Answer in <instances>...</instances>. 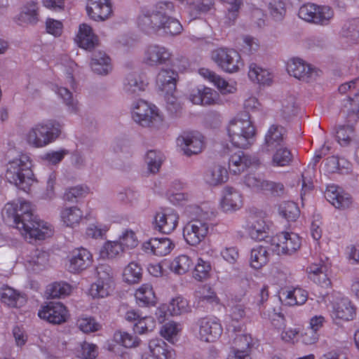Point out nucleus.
Here are the masks:
<instances>
[{
	"label": "nucleus",
	"instance_id": "nucleus-1",
	"mask_svg": "<svg viewBox=\"0 0 359 359\" xmlns=\"http://www.w3.org/2000/svg\"><path fill=\"white\" fill-rule=\"evenodd\" d=\"M2 217L6 224L15 225L26 237L44 240L53 233L49 225L34 215L29 202L8 203L2 210Z\"/></svg>",
	"mask_w": 359,
	"mask_h": 359
},
{
	"label": "nucleus",
	"instance_id": "nucleus-2",
	"mask_svg": "<svg viewBox=\"0 0 359 359\" xmlns=\"http://www.w3.org/2000/svg\"><path fill=\"white\" fill-rule=\"evenodd\" d=\"M173 11L174 5L172 2H158L151 11H145L139 16L138 25L147 33L163 29L167 34H179L183 28L177 19L170 16Z\"/></svg>",
	"mask_w": 359,
	"mask_h": 359
},
{
	"label": "nucleus",
	"instance_id": "nucleus-3",
	"mask_svg": "<svg viewBox=\"0 0 359 359\" xmlns=\"http://www.w3.org/2000/svg\"><path fill=\"white\" fill-rule=\"evenodd\" d=\"M227 133L230 142L235 147L245 149L250 145L255 135V128L250 121L249 113L242 111L231 120Z\"/></svg>",
	"mask_w": 359,
	"mask_h": 359
},
{
	"label": "nucleus",
	"instance_id": "nucleus-4",
	"mask_svg": "<svg viewBox=\"0 0 359 359\" xmlns=\"http://www.w3.org/2000/svg\"><path fill=\"white\" fill-rule=\"evenodd\" d=\"M62 126L55 121L39 123L29 129L26 135L29 145L42 148L55 142L61 134Z\"/></svg>",
	"mask_w": 359,
	"mask_h": 359
},
{
	"label": "nucleus",
	"instance_id": "nucleus-5",
	"mask_svg": "<svg viewBox=\"0 0 359 359\" xmlns=\"http://www.w3.org/2000/svg\"><path fill=\"white\" fill-rule=\"evenodd\" d=\"M31 162L27 156L14 159L8 163L6 178L18 189L27 191L34 182V174L31 170Z\"/></svg>",
	"mask_w": 359,
	"mask_h": 359
},
{
	"label": "nucleus",
	"instance_id": "nucleus-6",
	"mask_svg": "<svg viewBox=\"0 0 359 359\" xmlns=\"http://www.w3.org/2000/svg\"><path fill=\"white\" fill-rule=\"evenodd\" d=\"M197 217L189 222L183 229V236L186 242L193 246L201 243L209 233L212 227L210 222L212 212H203L200 208H196Z\"/></svg>",
	"mask_w": 359,
	"mask_h": 359
},
{
	"label": "nucleus",
	"instance_id": "nucleus-7",
	"mask_svg": "<svg viewBox=\"0 0 359 359\" xmlns=\"http://www.w3.org/2000/svg\"><path fill=\"white\" fill-rule=\"evenodd\" d=\"M133 118L142 126L153 130H158L163 125V118L158 114L157 108L142 100H137L133 104Z\"/></svg>",
	"mask_w": 359,
	"mask_h": 359
},
{
	"label": "nucleus",
	"instance_id": "nucleus-8",
	"mask_svg": "<svg viewBox=\"0 0 359 359\" xmlns=\"http://www.w3.org/2000/svg\"><path fill=\"white\" fill-rule=\"evenodd\" d=\"M211 57L219 68L227 73L237 72L243 67L240 54L232 48H217L212 52Z\"/></svg>",
	"mask_w": 359,
	"mask_h": 359
},
{
	"label": "nucleus",
	"instance_id": "nucleus-9",
	"mask_svg": "<svg viewBox=\"0 0 359 359\" xmlns=\"http://www.w3.org/2000/svg\"><path fill=\"white\" fill-rule=\"evenodd\" d=\"M179 215L172 209L161 208L153 216L152 227L155 231L168 234L177 226Z\"/></svg>",
	"mask_w": 359,
	"mask_h": 359
},
{
	"label": "nucleus",
	"instance_id": "nucleus-10",
	"mask_svg": "<svg viewBox=\"0 0 359 359\" xmlns=\"http://www.w3.org/2000/svg\"><path fill=\"white\" fill-rule=\"evenodd\" d=\"M271 251L278 255H291L300 248L299 236L294 233L281 232L271 238Z\"/></svg>",
	"mask_w": 359,
	"mask_h": 359
},
{
	"label": "nucleus",
	"instance_id": "nucleus-11",
	"mask_svg": "<svg viewBox=\"0 0 359 359\" xmlns=\"http://www.w3.org/2000/svg\"><path fill=\"white\" fill-rule=\"evenodd\" d=\"M298 15L305 21L324 25L332 18L333 11L328 6L307 4L300 7Z\"/></svg>",
	"mask_w": 359,
	"mask_h": 359
},
{
	"label": "nucleus",
	"instance_id": "nucleus-12",
	"mask_svg": "<svg viewBox=\"0 0 359 359\" xmlns=\"http://www.w3.org/2000/svg\"><path fill=\"white\" fill-rule=\"evenodd\" d=\"M290 75L305 82H310L318 76V71L299 58H293L287 64Z\"/></svg>",
	"mask_w": 359,
	"mask_h": 359
},
{
	"label": "nucleus",
	"instance_id": "nucleus-13",
	"mask_svg": "<svg viewBox=\"0 0 359 359\" xmlns=\"http://www.w3.org/2000/svg\"><path fill=\"white\" fill-rule=\"evenodd\" d=\"M38 316L50 323L60 325L67 321L68 311L60 302H49L39 311Z\"/></svg>",
	"mask_w": 359,
	"mask_h": 359
},
{
	"label": "nucleus",
	"instance_id": "nucleus-14",
	"mask_svg": "<svg viewBox=\"0 0 359 359\" xmlns=\"http://www.w3.org/2000/svg\"><path fill=\"white\" fill-rule=\"evenodd\" d=\"M172 53L165 47L152 44L144 51V62L149 66L156 67L167 64L171 59Z\"/></svg>",
	"mask_w": 359,
	"mask_h": 359
},
{
	"label": "nucleus",
	"instance_id": "nucleus-15",
	"mask_svg": "<svg viewBox=\"0 0 359 359\" xmlns=\"http://www.w3.org/2000/svg\"><path fill=\"white\" fill-rule=\"evenodd\" d=\"M199 336L205 342L215 341L222 333L221 324L216 319L203 318L199 320Z\"/></svg>",
	"mask_w": 359,
	"mask_h": 359
},
{
	"label": "nucleus",
	"instance_id": "nucleus-16",
	"mask_svg": "<svg viewBox=\"0 0 359 359\" xmlns=\"http://www.w3.org/2000/svg\"><path fill=\"white\" fill-rule=\"evenodd\" d=\"M177 140L184 155L190 156L202 151L203 140V136L199 133H186Z\"/></svg>",
	"mask_w": 359,
	"mask_h": 359
},
{
	"label": "nucleus",
	"instance_id": "nucleus-17",
	"mask_svg": "<svg viewBox=\"0 0 359 359\" xmlns=\"http://www.w3.org/2000/svg\"><path fill=\"white\" fill-rule=\"evenodd\" d=\"M86 11L91 19L103 21L112 13L110 0H88Z\"/></svg>",
	"mask_w": 359,
	"mask_h": 359
},
{
	"label": "nucleus",
	"instance_id": "nucleus-18",
	"mask_svg": "<svg viewBox=\"0 0 359 359\" xmlns=\"http://www.w3.org/2000/svg\"><path fill=\"white\" fill-rule=\"evenodd\" d=\"M245 229L253 240L260 241L268 237L269 226L264 219H258L255 216L249 217Z\"/></svg>",
	"mask_w": 359,
	"mask_h": 359
},
{
	"label": "nucleus",
	"instance_id": "nucleus-19",
	"mask_svg": "<svg viewBox=\"0 0 359 359\" xmlns=\"http://www.w3.org/2000/svg\"><path fill=\"white\" fill-rule=\"evenodd\" d=\"M69 262V271L72 273H79L91 264L92 255L85 248L76 249L73 251Z\"/></svg>",
	"mask_w": 359,
	"mask_h": 359
},
{
	"label": "nucleus",
	"instance_id": "nucleus-20",
	"mask_svg": "<svg viewBox=\"0 0 359 359\" xmlns=\"http://www.w3.org/2000/svg\"><path fill=\"white\" fill-rule=\"evenodd\" d=\"M326 199L336 208H346L351 204V197L344 191H339L334 185L328 186L325 191Z\"/></svg>",
	"mask_w": 359,
	"mask_h": 359
},
{
	"label": "nucleus",
	"instance_id": "nucleus-21",
	"mask_svg": "<svg viewBox=\"0 0 359 359\" xmlns=\"http://www.w3.org/2000/svg\"><path fill=\"white\" fill-rule=\"evenodd\" d=\"M252 345V338L248 334H236L233 341L232 349L234 356L228 359H248L249 349Z\"/></svg>",
	"mask_w": 359,
	"mask_h": 359
},
{
	"label": "nucleus",
	"instance_id": "nucleus-22",
	"mask_svg": "<svg viewBox=\"0 0 359 359\" xmlns=\"http://www.w3.org/2000/svg\"><path fill=\"white\" fill-rule=\"evenodd\" d=\"M223 194L221 205L224 212H233L241 208L242 199L238 191L233 187H226L224 189Z\"/></svg>",
	"mask_w": 359,
	"mask_h": 359
},
{
	"label": "nucleus",
	"instance_id": "nucleus-23",
	"mask_svg": "<svg viewBox=\"0 0 359 359\" xmlns=\"http://www.w3.org/2000/svg\"><path fill=\"white\" fill-rule=\"evenodd\" d=\"M177 73L171 69H161L157 75L156 83L161 91L172 93L176 88Z\"/></svg>",
	"mask_w": 359,
	"mask_h": 359
},
{
	"label": "nucleus",
	"instance_id": "nucleus-24",
	"mask_svg": "<svg viewBox=\"0 0 359 359\" xmlns=\"http://www.w3.org/2000/svg\"><path fill=\"white\" fill-rule=\"evenodd\" d=\"M76 38L79 46L86 50H91L98 45L97 36L93 34L92 28L86 24L79 26Z\"/></svg>",
	"mask_w": 359,
	"mask_h": 359
},
{
	"label": "nucleus",
	"instance_id": "nucleus-25",
	"mask_svg": "<svg viewBox=\"0 0 359 359\" xmlns=\"http://www.w3.org/2000/svg\"><path fill=\"white\" fill-rule=\"evenodd\" d=\"M284 133L283 127L272 125L265 135L264 148L268 151L277 149L283 142Z\"/></svg>",
	"mask_w": 359,
	"mask_h": 359
},
{
	"label": "nucleus",
	"instance_id": "nucleus-26",
	"mask_svg": "<svg viewBox=\"0 0 359 359\" xmlns=\"http://www.w3.org/2000/svg\"><path fill=\"white\" fill-rule=\"evenodd\" d=\"M149 348L155 359H175L174 350L161 339H154L149 341Z\"/></svg>",
	"mask_w": 359,
	"mask_h": 359
},
{
	"label": "nucleus",
	"instance_id": "nucleus-27",
	"mask_svg": "<svg viewBox=\"0 0 359 359\" xmlns=\"http://www.w3.org/2000/svg\"><path fill=\"white\" fill-rule=\"evenodd\" d=\"M228 180L226 169L219 164L210 166L204 175L205 182L210 186H217L226 182Z\"/></svg>",
	"mask_w": 359,
	"mask_h": 359
},
{
	"label": "nucleus",
	"instance_id": "nucleus-28",
	"mask_svg": "<svg viewBox=\"0 0 359 359\" xmlns=\"http://www.w3.org/2000/svg\"><path fill=\"white\" fill-rule=\"evenodd\" d=\"M255 163L252 158L243 151H239L231 155L229 160V168L231 172L237 175L243 172L247 168Z\"/></svg>",
	"mask_w": 359,
	"mask_h": 359
},
{
	"label": "nucleus",
	"instance_id": "nucleus-29",
	"mask_svg": "<svg viewBox=\"0 0 359 359\" xmlns=\"http://www.w3.org/2000/svg\"><path fill=\"white\" fill-rule=\"evenodd\" d=\"M39 16L38 3L34 1H28L24 5L18 15L19 24L36 25L39 21Z\"/></svg>",
	"mask_w": 359,
	"mask_h": 359
},
{
	"label": "nucleus",
	"instance_id": "nucleus-30",
	"mask_svg": "<svg viewBox=\"0 0 359 359\" xmlns=\"http://www.w3.org/2000/svg\"><path fill=\"white\" fill-rule=\"evenodd\" d=\"M90 65L92 70L99 75H107L112 69L111 59L105 53L101 51L93 54Z\"/></svg>",
	"mask_w": 359,
	"mask_h": 359
},
{
	"label": "nucleus",
	"instance_id": "nucleus-31",
	"mask_svg": "<svg viewBox=\"0 0 359 359\" xmlns=\"http://www.w3.org/2000/svg\"><path fill=\"white\" fill-rule=\"evenodd\" d=\"M269 251H271V245H258L252 248L250 258V266L255 269H259L265 266L269 261Z\"/></svg>",
	"mask_w": 359,
	"mask_h": 359
},
{
	"label": "nucleus",
	"instance_id": "nucleus-32",
	"mask_svg": "<svg viewBox=\"0 0 359 359\" xmlns=\"http://www.w3.org/2000/svg\"><path fill=\"white\" fill-rule=\"evenodd\" d=\"M216 95L217 93L214 90L203 86L193 90L189 100L195 104L210 105L215 102Z\"/></svg>",
	"mask_w": 359,
	"mask_h": 359
},
{
	"label": "nucleus",
	"instance_id": "nucleus-33",
	"mask_svg": "<svg viewBox=\"0 0 359 359\" xmlns=\"http://www.w3.org/2000/svg\"><path fill=\"white\" fill-rule=\"evenodd\" d=\"M0 299L12 307H20L26 302L25 298L20 292L7 285L0 288Z\"/></svg>",
	"mask_w": 359,
	"mask_h": 359
},
{
	"label": "nucleus",
	"instance_id": "nucleus-34",
	"mask_svg": "<svg viewBox=\"0 0 359 359\" xmlns=\"http://www.w3.org/2000/svg\"><path fill=\"white\" fill-rule=\"evenodd\" d=\"M153 253L157 256H165L174 248L175 244L167 238H152L148 242Z\"/></svg>",
	"mask_w": 359,
	"mask_h": 359
},
{
	"label": "nucleus",
	"instance_id": "nucleus-35",
	"mask_svg": "<svg viewBox=\"0 0 359 359\" xmlns=\"http://www.w3.org/2000/svg\"><path fill=\"white\" fill-rule=\"evenodd\" d=\"M137 303L140 306H154L156 297L153 287L150 284H143L138 288L135 294Z\"/></svg>",
	"mask_w": 359,
	"mask_h": 359
},
{
	"label": "nucleus",
	"instance_id": "nucleus-36",
	"mask_svg": "<svg viewBox=\"0 0 359 359\" xmlns=\"http://www.w3.org/2000/svg\"><path fill=\"white\" fill-rule=\"evenodd\" d=\"M215 10V0H194L189 4V13L192 19L199 18Z\"/></svg>",
	"mask_w": 359,
	"mask_h": 359
},
{
	"label": "nucleus",
	"instance_id": "nucleus-37",
	"mask_svg": "<svg viewBox=\"0 0 359 359\" xmlns=\"http://www.w3.org/2000/svg\"><path fill=\"white\" fill-rule=\"evenodd\" d=\"M199 74L205 79H208L210 81L212 82L222 93H233L234 88L209 69L201 68L199 69Z\"/></svg>",
	"mask_w": 359,
	"mask_h": 359
},
{
	"label": "nucleus",
	"instance_id": "nucleus-38",
	"mask_svg": "<svg viewBox=\"0 0 359 359\" xmlns=\"http://www.w3.org/2000/svg\"><path fill=\"white\" fill-rule=\"evenodd\" d=\"M48 258V252L36 249L32 252L27 262L33 271H39L46 267Z\"/></svg>",
	"mask_w": 359,
	"mask_h": 359
},
{
	"label": "nucleus",
	"instance_id": "nucleus-39",
	"mask_svg": "<svg viewBox=\"0 0 359 359\" xmlns=\"http://www.w3.org/2000/svg\"><path fill=\"white\" fill-rule=\"evenodd\" d=\"M335 314L338 318L351 320L355 316V309L348 299H341L337 304Z\"/></svg>",
	"mask_w": 359,
	"mask_h": 359
},
{
	"label": "nucleus",
	"instance_id": "nucleus-40",
	"mask_svg": "<svg viewBox=\"0 0 359 359\" xmlns=\"http://www.w3.org/2000/svg\"><path fill=\"white\" fill-rule=\"evenodd\" d=\"M145 86L146 84L138 74L130 73L126 78L124 90L128 94L135 95L144 90Z\"/></svg>",
	"mask_w": 359,
	"mask_h": 359
},
{
	"label": "nucleus",
	"instance_id": "nucleus-41",
	"mask_svg": "<svg viewBox=\"0 0 359 359\" xmlns=\"http://www.w3.org/2000/svg\"><path fill=\"white\" fill-rule=\"evenodd\" d=\"M193 265L194 262L188 255H181L173 259L170 268L174 273L182 275L188 272Z\"/></svg>",
	"mask_w": 359,
	"mask_h": 359
},
{
	"label": "nucleus",
	"instance_id": "nucleus-42",
	"mask_svg": "<svg viewBox=\"0 0 359 359\" xmlns=\"http://www.w3.org/2000/svg\"><path fill=\"white\" fill-rule=\"evenodd\" d=\"M60 215L63 223L67 226L71 227L78 224L83 217L81 210L76 206L65 208L61 211Z\"/></svg>",
	"mask_w": 359,
	"mask_h": 359
},
{
	"label": "nucleus",
	"instance_id": "nucleus-43",
	"mask_svg": "<svg viewBox=\"0 0 359 359\" xmlns=\"http://www.w3.org/2000/svg\"><path fill=\"white\" fill-rule=\"evenodd\" d=\"M164 159V155L161 151L149 150L145 157L148 172L152 174L157 173Z\"/></svg>",
	"mask_w": 359,
	"mask_h": 359
},
{
	"label": "nucleus",
	"instance_id": "nucleus-44",
	"mask_svg": "<svg viewBox=\"0 0 359 359\" xmlns=\"http://www.w3.org/2000/svg\"><path fill=\"white\" fill-rule=\"evenodd\" d=\"M248 76L251 81L262 84H269L271 81V74L266 69L251 64L249 67Z\"/></svg>",
	"mask_w": 359,
	"mask_h": 359
},
{
	"label": "nucleus",
	"instance_id": "nucleus-45",
	"mask_svg": "<svg viewBox=\"0 0 359 359\" xmlns=\"http://www.w3.org/2000/svg\"><path fill=\"white\" fill-rule=\"evenodd\" d=\"M227 3L226 12V22L228 25H233L238 18L240 10L243 6V0H222Z\"/></svg>",
	"mask_w": 359,
	"mask_h": 359
},
{
	"label": "nucleus",
	"instance_id": "nucleus-46",
	"mask_svg": "<svg viewBox=\"0 0 359 359\" xmlns=\"http://www.w3.org/2000/svg\"><path fill=\"white\" fill-rule=\"evenodd\" d=\"M278 212L281 217L287 221H295L299 216V210L295 203L287 201L279 205Z\"/></svg>",
	"mask_w": 359,
	"mask_h": 359
},
{
	"label": "nucleus",
	"instance_id": "nucleus-47",
	"mask_svg": "<svg viewBox=\"0 0 359 359\" xmlns=\"http://www.w3.org/2000/svg\"><path fill=\"white\" fill-rule=\"evenodd\" d=\"M245 316V309L243 305L237 304L231 308L230 316L231 318L232 323L227 325V331L230 333L236 334L237 332L241 331V325H236L233 324L234 322L238 323L240 320L243 318Z\"/></svg>",
	"mask_w": 359,
	"mask_h": 359
},
{
	"label": "nucleus",
	"instance_id": "nucleus-48",
	"mask_svg": "<svg viewBox=\"0 0 359 359\" xmlns=\"http://www.w3.org/2000/svg\"><path fill=\"white\" fill-rule=\"evenodd\" d=\"M341 34L354 43L359 41V19H353L344 24Z\"/></svg>",
	"mask_w": 359,
	"mask_h": 359
},
{
	"label": "nucleus",
	"instance_id": "nucleus-49",
	"mask_svg": "<svg viewBox=\"0 0 359 359\" xmlns=\"http://www.w3.org/2000/svg\"><path fill=\"white\" fill-rule=\"evenodd\" d=\"M113 285V283L97 280L91 285L89 292L93 298H103L109 294Z\"/></svg>",
	"mask_w": 359,
	"mask_h": 359
},
{
	"label": "nucleus",
	"instance_id": "nucleus-50",
	"mask_svg": "<svg viewBox=\"0 0 359 359\" xmlns=\"http://www.w3.org/2000/svg\"><path fill=\"white\" fill-rule=\"evenodd\" d=\"M142 278V268L137 263H130L124 269L123 278L126 282L134 284L140 281Z\"/></svg>",
	"mask_w": 359,
	"mask_h": 359
},
{
	"label": "nucleus",
	"instance_id": "nucleus-51",
	"mask_svg": "<svg viewBox=\"0 0 359 359\" xmlns=\"http://www.w3.org/2000/svg\"><path fill=\"white\" fill-rule=\"evenodd\" d=\"M123 248L118 241H107L100 251L102 258L112 259L123 252Z\"/></svg>",
	"mask_w": 359,
	"mask_h": 359
},
{
	"label": "nucleus",
	"instance_id": "nucleus-52",
	"mask_svg": "<svg viewBox=\"0 0 359 359\" xmlns=\"http://www.w3.org/2000/svg\"><path fill=\"white\" fill-rule=\"evenodd\" d=\"M292 160V154L290 150L286 147L277 148L273 156V163L277 166L287 165Z\"/></svg>",
	"mask_w": 359,
	"mask_h": 359
},
{
	"label": "nucleus",
	"instance_id": "nucleus-53",
	"mask_svg": "<svg viewBox=\"0 0 359 359\" xmlns=\"http://www.w3.org/2000/svg\"><path fill=\"white\" fill-rule=\"evenodd\" d=\"M354 135V130L351 126H340L336 131L337 142L341 146L349 144Z\"/></svg>",
	"mask_w": 359,
	"mask_h": 359
},
{
	"label": "nucleus",
	"instance_id": "nucleus-54",
	"mask_svg": "<svg viewBox=\"0 0 359 359\" xmlns=\"http://www.w3.org/2000/svg\"><path fill=\"white\" fill-rule=\"evenodd\" d=\"M210 270L211 265L210 262L199 258L195 266L193 277L197 280L203 281L208 278Z\"/></svg>",
	"mask_w": 359,
	"mask_h": 359
},
{
	"label": "nucleus",
	"instance_id": "nucleus-55",
	"mask_svg": "<svg viewBox=\"0 0 359 359\" xmlns=\"http://www.w3.org/2000/svg\"><path fill=\"white\" fill-rule=\"evenodd\" d=\"M70 290L71 286L66 283H54L48 287L47 294L51 298H60L68 294Z\"/></svg>",
	"mask_w": 359,
	"mask_h": 359
},
{
	"label": "nucleus",
	"instance_id": "nucleus-56",
	"mask_svg": "<svg viewBox=\"0 0 359 359\" xmlns=\"http://www.w3.org/2000/svg\"><path fill=\"white\" fill-rule=\"evenodd\" d=\"M77 326L84 333L94 332L101 328V325L93 317H83L77 320Z\"/></svg>",
	"mask_w": 359,
	"mask_h": 359
},
{
	"label": "nucleus",
	"instance_id": "nucleus-57",
	"mask_svg": "<svg viewBox=\"0 0 359 359\" xmlns=\"http://www.w3.org/2000/svg\"><path fill=\"white\" fill-rule=\"evenodd\" d=\"M269 11L275 20L280 21L285 15V4L282 0H272L269 4Z\"/></svg>",
	"mask_w": 359,
	"mask_h": 359
},
{
	"label": "nucleus",
	"instance_id": "nucleus-58",
	"mask_svg": "<svg viewBox=\"0 0 359 359\" xmlns=\"http://www.w3.org/2000/svg\"><path fill=\"white\" fill-rule=\"evenodd\" d=\"M155 327V321L151 317L140 318L133 325V330L135 333L142 334L151 332Z\"/></svg>",
	"mask_w": 359,
	"mask_h": 359
},
{
	"label": "nucleus",
	"instance_id": "nucleus-59",
	"mask_svg": "<svg viewBox=\"0 0 359 359\" xmlns=\"http://www.w3.org/2000/svg\"><path fill=\"white\" fill-rule=\"evenodd\" d=\"M280 110L285 118H289L294 116L297 112L295 97L292 95H289L283 99Z\"/></svg>",
	"mask_w": 359,
	"mask_h": 359
},
{
	"label": "nucleus",
	"instance_id": "nucleus-60",
	"mask_svg": "<svg viewBox=\"0 0 359 359\" xmlns=\"http://www.w3.org/2000/svg\"><path fill=\"white\" fill-rule=\"evenodd\" d=\"M114 339L116 342L126 348L135 347L139 344V340L137 337L126 332H116L114 334Z\"/></svg>",
	"mask_w": 359,
	"mask_h": 359
},
{
	"label": "nucleus",
	"instance_id": "nucleus-61",
	"mask_svg": "<svg viewBox=\"0 0 359 359\" xmlns=\"http://www.w3.org/2000/svg\"><path fill=\"white\" fill-rule=\"evenodd\" d=\"M57 94L64 100L70 112L76 113L78 111V101L73 98L72 93L67 88H58Z\"/></svg>",
	"mask_w": 359,
	"mask_h": 359
},
{
	"label": "nucleus",
	"instance_id": "nucleus-62",
	"mask_svg": "<svg viewBox=\"0 0 359 359\" xmlns=\"http://www.w3.org/2000/svg\"><path fill=\"white\" fill-rule=\"evenodd\" d=\"M118 243L121 244L123 250L126 248H134L138 244L135 233L132 230H126L119 237Z\"/></svg>",
	"mask_w": 359,
	"mask_h": 359
},
{
	"label": "nucleus",
	"instance_id": "nucleus-63",
	"mask_svg": "<svg viewBox=\"0 0 359 359\" xmlns=\"http://www.w3.org/2000/svg\"><path fill=\"white\" fill-rule=\"evenodd\" d=\"M187 301L182 297H178L173 299L168 307V310L172 316H177L188 311Z\"/></svg>",
	"mask_w": 359,
	"mask_h": 359
},
{
	"label": "nucleus",
	"instance_id": "nucleus-64",
	"mask_svg": "<svg viewBox=\"0 0 359 359\" xmlns=\"http://www.w3.org/2000/svg\"><path fill=\"white\" fill-rule=\"evenodd\" d=\"M96 348L95 345L84 341L81 344L77 355L82 359H94L97 354Z\"/></svg>",
	"mask_w": 359,
	"mask_h": 359
}]
</instances>
